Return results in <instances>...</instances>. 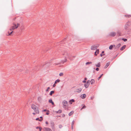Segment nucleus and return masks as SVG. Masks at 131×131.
<instances>
[{
	"mask_svg": "<svg viewBox=\"0 0 131 131\" xmlns=\"http://www.w3.org/2000/svg\"><path fill=\"white\" fill-rule=\"evenodd\" d=\"M40 118H41V119H42V116H41L40 117Z\"/></svg>",
	"mask_w": 131,
	"mask_h": 131,
	"instance_id": "nucleus-61",
	"label": "nucleus"
},
{
	"mask_svg": "<svg viewBox=\"0 0 131 131\" xmlns=\"http://www.w3.org/2000/svg\"><path fill=\"white\" fill-rule=\"evenodd\" d=\"M67 104V102L66 101H65V100H64V101H63V104L64 106H67L66 105Z\"/></svg>",
	"mask_w": 131,
	"mask_h": 131,
	"instance_id": "nucleus-12",
	"label": "nucleus"
},
{
	"mask_svg": "<svg viewBox=\"0 0 131 131\" xmlns=\"http://www.w3.org/2000/svg\"><path fill=\"white\" fill-rule=\"evenodd\" d=\"M82 90L81 88H79V89H77L76 90V92H77L80 93L81 92Z\"/></svg>",
	"mask_w": 131,
	"mask_h": 131,
	"instance_id": "nucleus-16",
	"label": "nucleus"
},
{
	"mask_svg": "<svg viewBox=\"0 0 131 131\" xmlns=\"http://www.w3.org/2000/svg\"><path fill=\"white\" fill-rule=\"evenodd\" d=\"M45 123L46 124H48V122H47V121H46V122H45Z\"/></svg>",
	"mask_w": 131,
	"mask_h": 131,
	"instance_id": "nucleus-51",
	"label": "nucleus"
},
{
	"mask_svg": "<svg viewBox=\"0 0 131 131\" xmlns=\"http://www.w3.org/2000/svg\"><path fill=\"white\" fill-rule=\"evenodd\" d=\"M49 110H48L47 111V112L46 113V114L47 115H49Z\"/></svg>",
	"mask_w": 131,
	"mask_h": 131,
	"instance_id": "nucleus-32",
	"label": "nucleus"
},
{
	"mask_svg": "<svg viewBox=\"0 0 131 131\" xmlns=\"http://www.w3.org/2000/svg\"><path fill=\"white\" fill-rule=\"evenodd\" d=\"M122 40H123L124 42H126L127 41V39L126 38H122Z\"/></svg>",
	"mask_w": 131,
	"mask_h": 131,
	"instance_id": "nucleus-30",
	"label": "nucleus"
},
{
	"mask_svg": "<svg viewBox=\"0 0 131 131\" xmlns=\"http://www.w3.org/2000/svg\"><path fill=\"white\" fill-rule=\"evenodd\" d=\"M50 126L53 130L55 131V128L54 123L52 122H51L50 123Z\"/></svg>",
	"mask_w": 131,
	"mask_h": 131,
	"instance_id": "nucleus-3",
	"label": "nucleus"
},
{
	"mask_svg": "<svg viewBox=\"0 0 131 131\" xmlns=\"http://www.w3.org/2000/svg\"><path fill=\"white\" fill-rule=\"evenodd\" d=\"M54 93V91H50V92L49 93V94L51 96Z\"/></svg>",
	"mask_w": 131,
	"mask_h": 131,
	"instance_id": "nucleus-21",
	"label": "nucleus"
},
{
	"mask_svg": "<svg viewBox=\"0 0 131 131\" xmlns=\"http://www.w3.org/2000/svg\"><path fill=\"white\" fill-rule=\"evenodd\" d=\"M48 110H47L46 109H45L44 110H43V111H44V112H46V111H47Z\"/></svg>",
	"mask_w": 131,
	"mask_h": 131,
	"instance_id": "nucleus-53",
	"label": "nucleus"
},
{
	"mask_svg": "<svg viewBox=\"0 0 131 131\" xmlns=\"http://www.w3.org/2000/svg\"><path fill=\"white\" fill-rule=\"evenodd\" d=\"M121 44L120 43H119L117 44V45L115 47V50L116 51H117V50L119 49L120 47L121 46Z\"/></svg>",
	"mask_w": 131,
	"mask_h": 131,
	"instance_id": "nucleus-7",
	"label": "nucleus"
},
{
	"mask_svg": "<svg viewBox=\"0 0 131 131\" xmlns=\"http://www.w3.org/2000/svg\"><path fill=\"white\" fill-rule=\"evenodd\" d=\"M90 82L91 84H92L95 83V81L93 79H91V80L90 81Z\"/></svg>",
	"mask_w": 131,
	"mask_h": 131,
	"instance_id": "nucleus-20",
	"label": "nucleus"
},
{
	"mask_svg": "<svg viewBox=\"0 0 131 131\" xmlns=\"http://www.w3.org/2000/svg\"><path fill=\"white\" fill-rule=\"evenodd\" d=\"M113 47H116L115 45H113Z\"/></svg>",
	"mask_w": 131,
	"mask_h": 131,
	"instance_id": "nucleus-55",
	"label": "nucleus"
},
{
	"mask_svg": "<svg viewBox=\"0 0 131 131\" xmlns=\"http://www.w3.org/2000/svg\"><path fill=\"white\" fill-rule=\"evenodd\" d=\"M50 89V87H48L47 88V89H46V92H48L49 91V90Z\"/></svg>",
	"mask_w": 131,
	"mask_h": 131,
	"instance_id": "nucleus-35",
	"label": "nucleus"
},
{
	"mask_svg": "<svg viewBox=\"0 0 131 131\" xmlns=\"http://www.w3.org/2000/svg\"><path fill=\"white\" fill-rule=\"evenodd\" d=\"M95 52H96L97 53V54H99V49H96Z\"/></svg>",
	"mask_w": 131,
	"mask_h": 131,
	"instance_id": "nucleus-34",
	"label": "nucleus"
},
{
	"mask_svg": "<svg viewBox=\"0 0 131 131\" xmlns=\"http://www.w3.org/2000/svg\"><path fill=\"white\" fill-rule=\"evenodd\" d=\"M82 82L83 83H85L86 82V81L85 80H83V81H82Z\"/></svg>",
	"mask_w": 131,
	"mask_h": 131,
	"instance_id": "nucleus-47",
	"label": "nucleus"
},
{
	"mask_svg": "<svg viewBox=\"0 0 131 131\" xmlns=\"http://www.w3.org/2000/svg\"><path fill=\"white\" fill-rule=\"evenodd\" d=\"M75 100L74 99H72L69 101V103L70 104H71L72 103V102H74Z\"/></svg>",
	"mask_w": 131,
	"mask_h": 131,
	"instance_id": "nucleus-15",
	"label": "nucleus"
},
{
	"mask_svg": "<svg viewBox=\"0 0 131 131\" xmlns=\"http://www.w3.org/2000/svg\"><path fill=\"white\" fill-rule=\"evenodd\" d=\"M39 118H37L36 119V121H39Z\"/></svg>",
	"mask_w": 131,
	"mask_h": 131,
	"instance_id": "nucleus-49",
	"label": "nucleus"
},
{
	"mask_svg": "<svg viewBox=\"0 0 131 131\" xmlns=\"http://www.w3.org/2000/svg\"><path fill=\"white\" fill-rule=\"evenodd\" d=\"M17 28V27H16V25L15 24L14 25V26H12L10 29V30L11 31H12L13 30H14L15 29H16Z\"/></svg>",
	"mask_w": 131,
	"mask_h": 131,
	"instance_id": "nucleus-6",
	"label": "nucleus"
},
{
	"mask_svg": "<svg viewBox=\"0 0 131 131\" xmlns=\"http://www.w3.org/2000/svg\"><path fill=\"white\" fill-rule=\"evenodd\" d=\"M117 56V55H116L115 57H114V58H115Z\"/></svg>",
	"mask_w": 131,
	"mask_h": 131,
	"instance_id": "nucleus-64",
	"label": "nucleus"
},
{
	"mask_svg": "<svg viewBox=\"0 0 131 131\" xmlns=\"http://www.w3.org/2000/svg\"><path fill=\"white\" fill-rule=\"evenodd\" d=\"M36 113H33L32 114L34 115H35Z\"/></svg>",
	"mask_w": 131,
	"mask_h": 131,
	"instance_id": "nucleus-62",
	"label": "nucleus"
},
{
	"mask_svg": "<svg viewBox=\"0 0 131 131\" xmlns=\"http://www.w3.org/2000/svg\"><path fill=\"white\" fill-rule=\"evenodd\" d=\"M54 112L56 113H61L62 112V111L61 110H59V111H55Z\"/></svg>",
	"mask_w": 131,
	"mask_h": 131,
	"instance_id": "nucleus-17",
	"label": "nucleus"
},
{
	"mask_svg": "<svg viewBox=\"0 0 131 131\" xmlns=\"http://www.w3.org/2000/svg\"><path fill=\"white\" fill-rule=\"evenodd\" d=\"M59 128H61L62 126V125H59Z\"/></svg>",
	"mask_w": 131,
	"mask_h": 131,
	"instance_id": "nucleus-40",
	"label": "nucleus"
},
{
	"mask_svg": "<svg viewBox=\"0 0 131 131\" xmlns=\"http://www.w3.org/2000/svg\"><path fill=\"white\" fill-rule=\"evenodd\" d=\"M62 54L64 55H65L66 56L69 57V54L67 50H65L64 52Z\"/></svg>",
	"mask_w": 131,
	"mask_h": 131,
	"instance_id": "nucleus-4",
	"label": "nucleus"
},
{
	"mask_svg": "<svg viewBox=\"0 0 131 131\" xmlns=\"http://www.w3.org/2000/svg\"><path fill=\"white\" fill-rule=\"evenodd\" d=\"M104 52V51H103L102 52V54Z\"/></svg>",
	"mask_w": 131,
	"mask_h": 131,
	"instance_id": "nucleus-56",
	"label": "nucleus"
},
{
	"mask_svg": "<svg viewBox=\"0 0 131 131\" xmlns=\"http://www.w3.org/2000/svg\"><path fill=\"white\" fill-rule=\"evenodd\" d=\"M96 49V47L95 45L92 46L91 47V49L92 50H95Z\"/></svg>",
	"mask_w": 131,
	"mask_h": 131,
	"instance_id": "nucleus-10",
	"label": "nucleus"
},
{
	"mask_svg": "<svg viewBox=\"0 0 131 131\" xmlns=\"http://www.w3.org/2000/svg\"><path fill=\"white\" fill-rule=\"evenodd\" d=\"M103 75V74H101L99 77L98 78V80H99L101 78V77H102V75Z\"/></svg>",
	"mask_w": 131,
	"mask_h": 131,
	"instance_id": "nucleus-31",
	"label": "nucleus"
},
{
	"mask_svg": "<svg viewBox=\"0 0 131 131\" xmlns=\"http://www.w3.org/2000/svg\"><path fill=\"white\" fill-rule=\"evenodd\" d=\"M49 102L50 103H51L52 105H54V103L51 99L49 100Z\"/></svg>",
	"mask_w": 131,
	"mask_h": 131,
	"instance_id": "nucleus-13",
	"label": "nucleus"
},
{
	"mask_svg": "<svg viewBox=\"0 0 131 131\" xmlns=\"http://www.w3.org/2000/svg\"><path fill=\"white\" fill-rule=\"evenodd\" d=\"M84 86L85 88H88L89 85L87 84V83H86L84 84Z\"/></svg>",
	"mask_w": 131,
	"mask_h": 131,
	"instance_id": "nucleus-26",
	"label": "nucleus"
},
{
	"mask_svg": "<svg viewBox=\"0 0 131 131\" xmlns=\"http://www.w3.org/2000/svg\"><path fill=\"white\" fill-rule=\"evenodd\" d=\"M90 82H90V81L89 80H88L87 81V83H87L88 84V85H89L90 83Z\"/></svg>",
	"mask_w": 131,
	"mask_h": 131,
	"instance_id": "nucleus-33",
	"label": "nucleus"
},
{
	"mask_svg": "<svg viewBox=\"0 0 131 131\" xmlns=\"http://www.w3.org/2000/svg\"><path fill=\"white\" fill-rule=\"evenodd\" d=\"M110 64V62H108L107 63L106 65L104 67V68L105 69H106L109 65Z\"/></svg>",
	"mask_w": 131,
	"mask_h": 131,
	"instance_id": "nucleus-14",
	"label": "nucleus"
},
{
	"mask_svg": "<svg viewBox=\"0 0 131 131\" xmlns=\"http://www.w3.org/2000/svg\"><path fill=\"white\" fill-rule=\"evenodd\" d=\"M99 45L98 44L95 46H96V47L97 48L99 47Z\"/></svg>",
	"mask_w": 131,
	"mask_h": 131,
	"instance_id": "nucleus-50",
	"label": "nucleus"
},
{
	"mask_svg": "<svg viewBox=\"0 0 131 131\" xmlns=\"http://www.w3.org/2000/svg\"><path fill=\"white\" fill-rule=\"evenodd\" d=\"M60 81V80L59 79H58L56 80L55 81V84H57Z\"/></svg>",
	"mask_w": 131,
	"mask_h": 131,
	"instance_id": "nucleus-24",
	"label": "nucleus"
},
{
	"mask_svg": "<svg viewBox=\"0 0 131 131\" xmlns=\"http://www.w3.org/2000/svg\"><path fill=\"white\" fill-rule=\"evenodd\" d=\"M124 16L126 17H131V15H125Z\"/></svg>",
	"mask_w": 131,
	"mask_h": 131,
	"instance_id": "nucleus-28",
	"label": "nucleus"
},
{
	"mask_svg": "<svg viewBox=\"0 0 131 131\" xmlns=\"http://www.w3.org/2000/svg\"><path fill=\"white\" fill-rule=\"evenodd\" d=\"M60 63H55V64L56 65H58Z\"/></svg>",
	"mask_w": 131,
	"mask_h": 131,
	"instance_id": "nucleus-57",
	"label": "nucleus"
},
{
	"mask_svg": "<svg viewBox=\"0 0 131 131\" xmlns=\"http://www.w3.org/2000/svg\"><path fill=\"white\" fill-rule=\"evenodd\" d=\"M87 78H84V80H85V81H86V80H87Z\"/></svg>",
	"mask_w": 131,
	"mask_h": 131,
	"instance_id": "nucleus-58",
	"label": "nucleus"
},
{
	"mask_svg": "<svg viewBox=\"0 0 131 131\" xmlns=\"http://www.w3.org/2000/svg\"><path fill=\"white\" fill-rule=\"evenodd\" d=\"M31 108L33 109L36 112V114H39V111L38 107L34 104H32L31 106Z\"/></svg>",
	"mask_w": 131,
	"mask_h": 131,
	"instance_id": "nucleus-1",
	"label": "nucleus"
},
{
	"mask_svg": "<svg viewBox=\"0 0 131 131\" xmlns=\"http://www.w3.org/2000/svg\"><path fill=\"white\" fill-rule=\"evenodd\" d=\"M38 100L39 102H41L42 101V99L41 97H38Z\"/></svg>",
	"mask_w": 131,
	"mask_h": 131,
	"instance_id": "nucleus-22",
	"label": "nucleus"
},
{
	"mask_svg": "<svg viewBox=\"0 0 131 131\" xmlns=\"http://www.w3.org/2000/svg\"><path fill=\"white\" fill-rule=\"evenodd\" d=\"M85 64L86 65L89 64V62H87Z\"/></svg>",
	"mask_w": 131,
	"mask_h": 131,
	"instance_id": "nucleus-43",
	"label": "nucleus"
},
{
	"mask_svg": "<svg viewBox=\"0 0 131 131\" xmlns=\"http://www.w3.org/2000/svg\"><path fill=\"white\" fill-rule=\"evenodd\" d=\"M13 32V31H11L10 33H9V32H8V33L9 34V35H12V34Z\"/></svg>",
	"mask_w": 131,
	"mask_h": 131,
	"instance_id": "nucleus-38",
	"label": "nucleus"
},
{
	"mask_svg": "<svg viewBox=\"0 0 131 131\" xmlns=\"http://www.w3.org/2000/svg\"><path fill=\"white\" fill-rule=\"evenodd\" d=\"M89 62V64H91L92 63V62Z\"/></svg>",
	"mask_w": 131,
	"mask_h": 131,
	"instance_id": "nucleus-63",
	"label": "nucleus"
},
{
	"mask_svg": "<svg viewBox=\"0 0 131 131\" xmlns=\"http://www.w3.org/2000/svg\"><path fill=\"white\" fill-rule=\"evenodd\" d=\"M56 84H55V83H54L53 84V87H55L56 86Z\"/></svg>",
	"mask_w": 131,
	"mask_h": 131,
	"instance_id": "nucleus-44",
	"label": "nucleus"
},
{
	"mask_svg": "<svg viewBox=\"0 0 131 131\" xmlns=\"http://www.w3.org/2000/svg\"><path fill=\"white\" fill-rule=\"evenodd\" d=\"M126 46L125 45H124L122 46L120 49V50L121 51L123 50L126 47Z\"/></svg>",
	"mask_w": 131,
	"mask_h": 131,
	"instance_id": "nucleus-19",
	"label": "nucleus"
},
{
	"mask_svg": "<svg viewBox=\"0 0 131 131\" xmlns=\"http://www.w3.org/2000/svg\"><path fill=\"white\" fill-rule=\"evenodd\" d=\"M74 113V111H72L71 112H70L69 114V116H71Z\"/></svg>",
	"mask_w": 131,
	"mask_h": 131,
	"instance_id": "nucleus-25",
	"label": "nucleus"
},
{
	"mask_svg": "<svg viewBox=\"0 0 131 131\" xmlns=\"http://www.w3.org/2000/svg\"><path fill=\"white\" fill-rule=\"evenodd\" d=\"M113 48V45H111L109 46V49L110 50H112Z\"/></svg>",
	"mask_w": 131,
	"mask_h": 131,
	"instance_id": "nucleus-27",
	"label": "nucleus"
},
{
	"mask_svg": "<svg viewBox=\"0 0 131 131\" xmlns=\"http://www.w3.org/2000/svg\"><path fill=\"white\" fill-rule=\"evenodd\" d=\"M42 128L41 127H39V126H37V127H36V128L37 129H39V130H40V129L41 128Z\"/></svg>",
	"mask_w": 131,
	"mask_h": 131,
	"instance_id": "nucleus-36",
	"label": "nucleus"
},
{
	"mask_svg": "<svg viewBox=\"0 0 131 131\" xmlns=\"http://www.w3.org/2000/svg\"><path fill=\"white\" fill-rule=\"evenodd\" d=\"M64 40L63 41H62L61 42H60V43L61 44H63L64 43Z\"/></svg>",
	"mask_w": 131,
	"mask_h": 131,
	"instance_id": "nucleus-39",
	"label": "nucleus"
},
{
	"mask_svg": "<svg viewBox=\"0 0 131 131\" xmlns=\"http://www.w3.org/2000/svg\"><path fill=\"white\" fill-rule=\"evenodd\" d=\"M63 75V73H61L59 74V76H62Z\"/></svg>",
	"mask_w": 131,
	"mask_h": 131,
	"instance_id": "nucleus-37",
	"label": "nucleus"
},
{
	"mask_svg": "<svg viewBox=\"0 0 131 131\" xmlns=\"http://www.w3.org/2000/svg\"><path fill=\"white\" fill-rule=\"evenodd\" d=\"M48 64H50V63H47L46 64V65H47Z\"/></svg>",
	"mask_w": 131,
	"mask_h": 131,
	"instance_id": "nucleus-59",
	"label": "nucleus"
},
{
	"mask_svg": "<svg viewBox=\"0 0 131 131\" xmlns=\"http://www.w3.org/2000/svg\"><path fill=\"white\" fill-rule=\"evenodd\" d=\"M42 119H39V121L41 122L42 120Z\"/></svg>",
	"mask_w": 131,
	"mask_h": 131,
	"instance_id": "nucleus-52",
	"label": "nucleus"
},
{
	"mask_svg": "<svg viewBox=\"0 0 131 131\" xmlns=\"http://www.w3.org/2000/svg\"><path fill=\"white\" fill-rule=\"evenodd\" d=\"M86 97V95L85 94H82L81 95V97L82 99H84Z\"/></svg>",
	"mask_w": 131,
	"mask_h": 131,
	"instance_id": "nucleus-11",
	"label": "nucleus"
},
{
	"mask_svg": "<svg viewBox=\"0 0 131 131\" xmlns=\"http://www.w3.org/2000/svg\"><path fill=\"white\" fill-rule=\"evenodd\" d=\"M105 55V54H102L101 53V54H100V56L101 57H102L103 56V55Z\"/></svg>",
	"mask_w": 131,
	"mask_h": 131,
	"instance_id": "nucleus-46",
	"label": "nucleus"
},
{
	"mask_svg": "<svg viewBox=\"0 0 131 131\" xmlns=\"http://www.w3.org/2000/svg\"><path fill=\"white\" fill-rule=\"evenodd\" d=\"M20 24L18 23L17 24V26H16V27H17V28L19 26Z\"/></svg>",
	"mask_w": 131,
	"mask_h": 131,
	"instance_id": "nucleus-45",
	"label": "nucleus"
},
{
	"mask_svg": "<svg viewBox=\"0 0 131 131\" xmlns=\"http://www.w3.org/2000/svg\"><path fill=\"white\" fill-rule=\"evenodd\" d=\"M71 128L72 129H73V125H71Z\"/></svg>",
	"mask_w": 131,
	"mask_h": 131,
	"instance_id": "nucleus-54",
	"label": "nucleus"
},
{
	"mask_svg": "<svg viewBox=\"0 0 131 131\" xmlns=\"http://www.w3.org/2000/svg\"><path fill=\"white\" fill-rule=\"evenodd\" d=\"M86 107V106H85L84 105L81 108L80 110H81L82 109L85 108Z\"/></svg>",
	"mask_w": 131,
	"mask_h": 131,
	"instance_id": "nucleus-29",
	"label": "nucleus"
},
{
	"mask_svg": "<svg viewBox=\"0 0 131 131\" xmlns=\"http://www.w3.org/2000/svg\"><path fill=\"white\" fill-rule=\"evenodd\" d=\"M65 58H66L67 57H66V56H65ZM67 61V59H66V58L64 60H61V62L62 63H63L64 62H66Z\"/></svg>",
	"mask_w": 131,
	"mask_h": 131,
	"instance_id": "nucleus-18",
	"label": "nucleus"
},
{
	"mask_svg": "<svg viewBox=\"0 0 131 131\" xmlns=\"http://www.w3.org/2000/svg\"><path fill=\"white\" fill-rule=\"evenodd\" d=\"M130 23L128 21L127 22L125 26V29L126 30H128V27L130 25Z\"/></svg>",
	"mask_w": 131,
	"mask_h": 131,
	"instance_id": "nucleus-2",
	"label": "nucleus"
},
{
	"mask_svg": "<svg viewBox=\"0 0 131 131\" xmlns=\"http://www.w3.org/2000/svg\"><path fill=\"white\" fill-rule=\"evenodd\" d=\"M96 52H95L94 53V54L95 56H96L97 55V53L96 54Z\"/></svg>",
	"mask_w": 131,
	"mask_h": 131,
	"instance_id": "nucleus-48",
	"label": "nucleus"
},
{
	"mask_svg": "<svg viewBox=\"0 0 131 131\" xmlns=\"http://www.w3.org/2000/svg\"><path fill=\"white\" fill-rule=\"evenodd\" d=\"M95 70L97 71H99V68H96V69H95Z\"/></svg>",
	"mask_w": 131,
	"mask_h": 131,
	"instance_id": "nucleus-42",
	"label": "nucleus"
},
{
	"mask_svg": "<svg viewBox=\"0 0 131 131\" xmlns=\"http://www.w3.org/2000/svg\"><path fill=\"white\" fill-rule=\"evenodd\" d=\"M74 121H72L71 125H73L74 124Z\"/></svg>",
	"mask_w": 131,
	"mask_h": 131,
	"instance_id": "nucleus-41",
	"label": "nucleus"
},
{
	"mask_svg": "<svg viewBox=\"0 0 131 131\" xmlns=\"http://www.w3.org/2000/svg\"><path fill=\"white\" fill-rule=\"evenodd\" d=\"M121 31L119 30H118L117 31V36L118 37L121 36Z\"/></svg>",
	"mask_w": 131,
	"mask_h": 131,
	"instance_id": "nucleus-8",
	"label": "nucleus"
},
{
	"mask_svg": "<svg viewBox=\"0 0 131 131\" xmlns=\"http://www.w3.org/2000/svg\"><path fill=\"white\" fill-rule=\"evenodd\" d=\"M44 130V131H52L50 128L47 127H45Z\"/></svg>",
	"mask_w": 131,
	"mask_h": 131,
	"instance_id": "nucleus-9",
	"label": "nucleus"
},
{
	"mask_svg": "<svg viewBox=\"0 0 131 131\" xmlns=\"http://www.w3.org/2000/svg\"><path fill=\"white\" fill-rule=\"evenodd\" d=\"M101 66L100 63H98L97 64H95V66L97 67H100Z\"/></svg>",
	"mask_w": 131,
	"mask_h": 131,
	"instance_id": "nucleus-23",
	"label": "nucleus"
},
{
	"mask_svg": "<svg viewBox=\"0 0 131 131\" xmlns=\"http://www.w3.org/2000/svg\"><path fill=\"white\" fill-rule=\"evenodd\" d=\"M116 33L115 32H110L109 35L111 37H114L116 35Z\"/></svg>",
	"mask_w": 131,
	"mask_h": 131,
	"instance_id": "nucleus-5",
	"label": "nucleus"
},
{
	"mask_svg": "<svg viewBox=\"0 0 131 131\" xmlns=\"http://www.w3.org/2000/svg\"><path fill=\"white\" fill-rule=\"evenodd\" d=\"M42 129V128H41L40 129V130H39V131H41V130Z\"/></svg>",
	"mask_w": 131,
	"mask_h": 131,
	"instance_id": "nucleus-60",
	"label": "nucleus"
}]
</instances>
